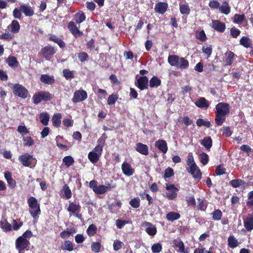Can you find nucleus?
Instances as JSON below:
<instances>
[{"label": "nucleus", "instance_id": "obj_45", "mask_svg": "<svg viewBox=\"0 0 253 253\" xmlns=\"http://www.w3.org/2000/svg\"><path fill=\"white\" fill-rule=\"evenodd\" d=\"M153 253H160L162 250V245L160 243L154 244L151 247Z\"/></svg>", "mask_w": 253, "mask_h": 253}, {"label": "nucleus", "instance_id": "obj_5", "mask_svg": "<svg viewBox=\"0 0 253 253\" xmlns=\"http://www.w3.org/2000/svg\"><path fill=\"white\" fill-rule=\"evenodd\" d=\"M27 203L29 207V212L31 216L35 218L41 213L40 205L38 203L37 200L34 197H30L27 200Z\"/></svg>", "mask_w": 253, "mask_h": 253}, {"label": "nucleus", "instance_id": "obj_8", "mask_svg": "<svg viewBox=\"0 0 253 253\" xmlns=\"http://www.w3.org/2000/svg\"><path fill=\"white\" fill-rule=\"evenodd\" d=\"M18 160L24 166L28 167L35 165L36 162V160L33 158V155L27 153L20 156Z\"/></svg>", "mask_w": 253, "mask_h": 253}, {"label": "nucleus", "instance_id": "obj_28", "mask_svg": "<svg viewBox=\"0 0 253 253\" xmlns=\"http://www.w3.org/2000/svg\"><path fill=\"white\" fill-rule=\"evenodd\" d=\"M196 106L200 108H208L209 106V103L204 97L200 98L195 103Z\"/></svg>", "mask_w": 253, "mask_h": 253}, {"label": "nucleus", "instance_id": "obj_39", "mask_svg": "<svg viewBox=\"0 0 253 253\" xmlns=\"http://www.w3.org/2000/svg\"><path fill=\"white\" fill-rule=\"evenodd\" d=\"M100 156L93 151L90 152L88 155V159L92 163H95L98 161Z\"/></svg>", "mask_w": 253, "mask_h": 253}, {"label": "nucleus", "instance_id": "obj_42", "mask_svg": "<svg viewBox=\"0 0 253 253\" xmlns=\"http://www.w3.org/2000/svg\"><path fill=\"white\" fill-rule=\"evenodd\" d=\"M245 18V16L244 14L240 15L236 14L234 15L233 21L234 23L240 24L241 23Z\"/></svg>", "mask_w": 253, "mask_h": 253}, {"label": "nucleus", "instance_id": "obj_38", "mask_svg": "<svg viewBox=\"0 0 253 253\" xmlns=\"http://www.w3.org/2000/svg\"><path fill=\"white\" fill-rule=\"evenodd\" d=\"M40 121L42 125L46 126L47 125L49 119V116L46 113H42L40 116Z\"/></svg>", "mask_w": 253, "mask_h": 253}, {"label": "nucleus", "instance_id": "obj_21", "mask_svg": "<svg viewBox=\"0 0 253 253\" xmlns=\"http://www.w3.org/2000/svg\"><path fill=\"white\" fill-rule=\"evenodd\" d=\"M20 9L26 16H32L34 12L33 8L29 4H22L20 6Z\"/></svg>", "mask_w": 253, "mask_h": 253}, {"label": "nucleus", "instance_id": "obj_54", "mask_svg": "<svg viewBox=\"0 0 253 253\" xmlns=\"http://www.w3.org/2000/svg\"><path fill=\"white\" fill-rule=\"evenodd\" d=\"M23 225V222L21 221H17L16 220L13 219L12 221V229L14 230H18Z\"/></svg>", "mask_w": 253, "mask_h": 253}, {"label": "nucleus", "instance_id": "obj_20", "mask_svg": "<svg viewBox=\"0 0 253 253\" xmlns=\"http://www.w3.org/2000/svg\"><path fill=\"white\" fill-rule=\"evenodd\" d=\"M137 86L141 89L143 90L147 88L148 85V79L146 76L140 77L137 80Z\"/></svg>", "mask_w": 253, "mask_h": 253}, {"label": "nucleus", "instance_id": "obj_6", "mask_svg": "<svg viewBox=\"0 0 253 253\" xmlns=\"http://www.w3.org/2000/svg\"><path fill=\"white\" fill-rule=\"evenodd\" d=\"M12 89L14 95L23 99H25L29 95V91L26 87L19 84H13Z\"/></svg>", "mask_w": 253, "mask_h": 253}, {"label": "nucleus", "instance_id": "obj_44", "mask_svg": "<svg viewBox=\"0 0 253 253\" xmlns=\"http://www.w3.org/2000/svg\"><path fill=\"white\" fill-rule=\"evenodd\" d=\"M198 204L197 205V208L203 211H205L207 209V203L206 201L202 200L201 199H198Z\"/></svg>", "mask_w": 253, "mask_h": 253}, {"label": "nucleus", "instance_id": "obj_40", "mask_svg": "<svg viewBox=\"0 0 253 253\" xmlns=\"http://www.w3.org/2000/svg\"><path fill=\"white\" fill-rule=\"evenodd\" d=\"M161 80L157 77H153L150 81V86L151 87H157L161 84Z\"/></svg>", "mask_w": 253, "mask_h": 253}, {"label": "nucleus", "instance_id": "obj_43", "mask_svg": "<svg viewBox=\"0 0 253 253\" xmlns=\"http://www.w3.org/2000/svg\"><path fill=\"white\" fill-rule=\"evenodd\" d=\"M61 114H55L52 118V123L53 125L55 126H58L61 123Z\"/></svg>", "mask_w": 253, "mask_h": 253}, {"label": "nucleus", "instance_id": "obj_58", "mask_svg": "<svg viewBox=\"0 0 253 253\" xmlns=\"http://www.w3.org/2000/svg\"><path fill=\"white\" fill-rule=\"evenodd\" d=\"M241 33V31L234 27L230 30V35L233 38H237Z\"/></svg>", "mask_w": 253, "mask_h": 253}, {"label": "nucleus", "instance_id": "obj_27", "mask_svg": "<svg viewBox=\"0 0 253 253\" xmlns=\"http://www.w3.org/2000/svg\"><path fill=\"white\" fill-rule=\"evenodd\" d=\"M0 226L4 232H9L12 230L11 224L8 223L5 219H2L0 220Z\"/></svg>", "mask_w": 253, "mask_h": 253}, {"label": "nucleus", "instance_id": "obj_62", "mask_svg": "<svg viewBox=\"0 0 253 253\" xmlns=\"http://www.w3.org/2000/svg\"><path fill=\"white\" fill-rule=\"evenodd\" d=\"M166 189L167 190L170 191L171 192L177 193V192L178 191V189L173 184H172L166 183Z\"/></svg>", "mask_w": 253, "mask_h": 253}, {"label": "nucleus", "instance_id": "obj_16", "mask_svg": "<svg viewBox=\"0 0 253 253\" xmlns=\"http://www.w3.org/2000/svg\"><path fill=\"white\" fill-rule=\"evenodd\" d=\"M155 146L164 154H166L168 151V145L166 141L164 140L159 139L156 141Z\"/></svg>", "mask_w": 253, "mask_h": 253}, {"label": "nucleus", "instance_id": "obj_37", "mask_svg": "<svg viewBox=\"0 0 253 253\" xmlns=\"http://www.w3.org/2000/svg\"><path fill=\"white\" fill-rule=\"evenodd\" d=\"M179 10L182 14L188 15L190 13V9L187 4H181L179 5Z\"/></svg>", "mask_w": 253, "mask_h": 253}, {"label": "nucleus", "instance_id": "obj_55", "mask_svg": "<svg viewBox=\"0 0 253 253\" xmlns=\"http://www.w3.org/2000/svg\"><path fill=\"white\" fill-rule=\"evenodd\" d=\"M101 244L99 242H93L91 246L92 251L95 253H99L100 250Z\"/></svg>", "mask_w": 253, "mask_h": 253}, {"label": "nucleus", "instance_id": "obj_24", "mask_svg": "<svg viewBox=\"0 0 253 253\" xmlns=\"http://www.w3.org/2000/svg\"><path fill=\"white\" fill-rule=\"evenodd\" d=\"M219 11L220 13L228 15L231 11V7L228 2L226 0H223L222 5L219 7Z\"/></svg>", "mask_w": 253, "mask_h": 253}, {"label": "nucleus", "instance_id": "obj_33", "mask_svg": "<svg viewBox=\"0 0 253 253\" xmlns=\"http://www.w3.org/2000/svg\"><path fill=\"white\" fill-rule=\"evenodd\" d=\"M207 150H209L212 146V139L208 136L205 137L201 142Z\"/></svg>", "mask_w": 253, "mask_h": 253}, {"label": "nucleus", "instance_id": "obj_56", "mask_svg": "<svg viewBox=\"0 0 253 253\" xmlns=\"http://www.w3.org/2000/svg\"><path fill=\"white\" fill-rule=\"evenodd\" d=\"M202 51L203 53L207 55V57H209L211 54L212 52V47L211 45H209L207 46H203Z\"/></svg>", "mask_w": 253, "mask_h": 253}, {"label": "nucleus", "instance_id": "obj_35", "mask_svg": "<svg viewBox=\"0 0 253 253\" xmlns=\"http://www.w3.org/2000/svg\"><path fill=\"white\" fill-rule=\"evenodd\" d=\"M6 62L11 67H17L19 64L17 59L14 56H9L6 59Z\"/></svg>", "mask_w": 253, "mask_h": 253}, {"label": "nucleus", "instance_id": "obj_18", "mask_svg": "<svg viewBox=\"0 0 253 253\" xmlns=\"http://www.w3.org/2000/svg\"><path fill=\"white\" fill-rule=\"evenodd\" d=\"M234 53L231 51H227L224 55L223 62L225 66L230 65L232 64L235 57Z\"/></svg>", "mask_w": 253, "mask_h": 253}, {"label": "nucleus", "instance_id": "obj_25", "mask_svg": "<svg viewBox=\"0 0 253 253\" xmlns=\"http://www.w3.org/2000/svg\"><path fill=\"white\" fill-rule=\"evenodd\" d=\"M229 184L234 188L246 187V182L240 179H233L230 181Z\"/></svg>", "mask_w": 253, "mask_h": 253}, {"label": "nucleus", "instance_id": "obj_41", "mask_svg": "<svg viewBox=\"0 0 253 253\" xmlns=\"http://www.w3.org/2000/svg\"><path fill=\"white\" fill-rule=\"evenodd\" d=\"M212 218L214 220H219L222 216V213L220 210H216L212 212Z\"/></svg>", "mask_w": 253, "mask_h": 253}, {"label": "nucleus", "instance_id": "obj_57", "mask_svg": "<svg viewBox=\"0 0 253 253\" xmlns=\"http://www.w3.org/2000/svg\"><path fill=\"white\" fill-rule=\"evenodd\" d=\"M49 40L57 43L60 47H62L63 46V42L62 40L59 39L56 36H52L50 37Z\"/></svg>", "mask_w": 253, "mask_h": 253}, {"label": "nucleus", "instance_id": "obj_60", "mask_svg": "<svg viewBox=\"0 0 253 253\" xmlns=\"http://www.w3.org/2000/svg\"><path fill=\"white\" fill-rule=\"evenodd\" d=\"M23 140L24 142L25 146H30L34 144V140L30 136L23 137Z\"/></svg>", "mask_w": 253, "mask_h": 253}, {"label": "nucleus", "instance_id": "obj_14", "mask_svg": "<svg viewBox=\"0 0 253 253\" xmlns=\"http://www.w3.org/2000/svg\"><path fill=\"white\" fill-rule=\"evenodd\" d=\"M211 27L216 31L220 33L224 32L226 29L225 24L217 20H212Z\"/></svg>", "mask_w": 253, "mask_h": 253}, {"label": "nucleus", "instance_id": "obj_26", "mask_svg": "<svg viewBox=\"0 0 253 253\" xmlns=\"http://www.w3.org/2000/svg\"><path fill=\"white\" fill-rule=\"evenodd\" d=\"M40 81L45 84H51L54 83L53 76H49L46 74H43L41 76Z\"/></svg>", "mask_w": 253, "mask_h": 253}, {"label": "nucleus", "instance_id": "obj_15", "mask_svg": "<svg viewBox=\"0 0 253 253\" xmlns=\"http://www.w3.org/2000/svg\"><path fill=\"white\" fill-rule=\"evenodd\" d=\"M67 210L70 212V215L71 216L73 213L80 212L81 206L79 204L69 201V205L67 206Z\"/></svg>", "mask_w": 253, "mask_h": 253}, {"label": "nucleus", "instance_id": "obj_30", "mask_svg": "<svg viewBox=\"0 0 253 253\" xmlns=\"http://www.w3.org/2000/svg\"><path fill=\"white\" fill-rule=\"evenodd\" d=\"M8 27L11 28V32L14 34L18 33L20 28V24L16 20H13Z\"/></svg>", "mask_w": 253, "mask_h": 253}, {"label": "nucleus", "instance_id": "obj_9", "mask_svg": "<svg viewBox=\"0 0 253 253\" xmlns=\"http://www.w3.org/2000/svg\"><path fill=\"white\" fill-rule=\"evenodd\" d=\"M87 94L84 90H79L75 92L72 100L75 103L83 101L86 99Z\"/></svg>", "mask_w": 253, "mask_h": 253}, {"label": "nucleus", "instance_id": "obj_52", "mask_svg": "<svg viewBox=\"0 0 253 253\" xmlns=\"http://www.w3.org/2000/svg\"><path fill=\"white\" fill-rule=\"evenodd\" d=\"M74 163V160L71 156L64 157V165L67 167L72 166Z\"/></svg>", "mask_w": 253, "mask_h": 253}, {"label": "nucleus", "instance_id": "obj_49", "mask_svg": "<svg viewBox=\"0 0 253 253\" xmlns=\"http://www.w3.org/2000/svg\"><path fill=\"white\" fill-rule=\"evenodd\" d=\"M97 231V228L94 224H91L89 226L87 229V233L89 236H93Z\"/></svg>", "mask_w": 253, "mask_h": 253}, {"label": "nucleus", "instance_id": "obj_46", "mask_svg": "<svg viewBox=\"0 0 253 253\" xmlns=\"http://www.w3.org/2000/svg\"><path fill=\"white\" fill-rule=\"evenodd\" d=\"M196 37L197 39L202 42H204L206 40L207 37L204 31H197L196 32Z\"/></svg>", "mask_w": 253, "mask_h": 253}, {"label": "nucleus", "instance_id": "obj_7", "mask_svg": "<svg viewBox=\"0 0 253 253\" xmlns=\"http://www.w3.org/2000/svg\"><path fill=\"white\" fill-rule=\"evenodd\" d=\"M52 97L51 94L46 91H41L35 93L33 96V103L38 104L42 101H48L51 99Z\"/></svg>", "mask_w": 253, "mask_h": 253}, {"label": "nucleus", "instance_id": "obj_59", "mask_svg": "<svg viewBox=\"0 0 253 253\" xmlns=\"http://www.w3.org/2000/svg\"><path fill=\"white\" fill-rule=\"evenodd\" d=\"M123 245V243L122 242L118 240H115L113 243L114 250L115 251H118L122 248Z\"/></svg>", "mask_w": 253, "mask_h": 253}, {"label": "nucleus", "instance_id": "obj_1", "mask_svg": "<svg viewBox=\"0 0 253 253\" xmlns=\"http://www.w3.org/2000/svg\"><path fill=\"white\" fill-rule=\"evenodd\" d=\"M215 122L218 126H221L225 120V116L229 113V106L225 103H219L216 105Z\"/></svg>", "mask_w": 253, "mask_h": 253}, {"label": "nucleus", "instance_id": "obj_3", "mask_svg": "<svg viewBox=\"0 0 253 253\" xmlns=\"http://www.w3.org/2000/svg\"><path fill=\"white\" fill-rule=\"evenodd\" d=\"M32 236L30 230H27L23 235L19 237L15 241V247L18 251H23L30 245L29 239Z\"/></svg>", "mask_w": 253, "mask_h": 253}, {"label": "nucleus", "instance_id": "obj_50", "mask_svg": "<svg viewBox=\"0 0 253 253\" xmlns=\"http://www.w3.org/2000/svg\"><path fill=\"white\" fill-rule=\"evenodd\" d=\"M75 72L73 71L65 69L64 70V78L67 80H71L75 77Z\"/></svg>", "mask_w": 253, "mask_h": 253}, {"label": "nucleus", "instance_id": "obj_29", "mask_svg": "<svg viewBox=\"0 0 253 253\" xmlns=\"http://www.w3.org/2000/svg\"><path fill=\"white\" fill-rule=\"evenodd\" d=\"M180 217V215L178 212H169L166 215V218L169 221L173 222L174 220L178 219Z\"/></svg>", "mask_w": 253, "mask_h": 253}, {"label": "nucleus", "instance_id": "obj_17", "mask_svg": "<svg viewBox=\"0 0 253 253\" xmlns=\"http://www.w3.org/2000/svg\"><path fill=\"white\" fill-rule=\"evenodd\" d=\"M244 225L248 231H251L253 230V215L249 214L244 220Z\"/></svg>", "mask_w": 253, "mask_h": 253}, {"label": "nucleus", "instance_id": "obj_64", "mask_svg": "<svg viewBox=\"0 0 253 253\" xmlns=\"http://www.w3.org/2000/svg\"><path fill=\"white\" fill-rule=\"evenodd\" d=\"M13 37V35L8 32L5 33L0 35V39L5 40L7 41L10 40Z\"/></svg>", "mask_w": 253, "mask_h": 253}, {"label": "nucleus", "instance_id": "obj_19", "mask_svg": "<svg viewBox=\"0 0 253 253\" xmlns=\"http://www.w3.org/2000/svg\"><path fill=\"white\" fill-rule=\"evenodd\" d=\"M168 8L167 3L159 2L155 5L154 9L157 13L163 14L167 10Z\"/></svg>", "mask_w": 253, "mask_h": 253}, {"label": "nucleus", "instance_id": "obj_11", "mask_svg": "<svg viewBox=\"0 0 253 253\" xmlns=\"http://www.w3.org/2000/svg\"><path fill=\"white\" fill-rule=\"evenodd\" d=\"M141 226L145 228L146 232L150 236H153L157 233L156 226L150 222L144 221L142 223Z\"/></svg>", "mask_w": 253, "mask_h": 253}, {"label": "nucleus", "instance_id": "obj_53", "mask_svg": "<svg viewBox=\"0 0 253 253\" xmlns=\"http://www.w3.org/2000/svg\"><path fill=\"white\" fill-rule=\"evenodd\" d=\"M186 164H187V166H188V168H189L190 167H192V166H194V165H196V163H195L193 156L192 153L189 154L188 157H187V159L186 160Z\"/></svg>", "mask_w": 253, "mask_h": 253}, {"label": "nucleus", "instance_id": "obj_22", "mask_svg": "<svg viewBox=\"0 0 253 253\" xmlns=\"http://www.w3.org/2000/svg\"><path fill=\"white\" fill-rule=\"evenodd\" d=\"M135 150L139 153L144 155H147L149 153L148 146L141 143L136 144Z\"/></svg>", "mask_w": 253, "mask_h": 253}, {"label": "nucleus", "instance_id": "obj_51", "mask_svg": "<svg viewBox=\"0 0 253 253\" xmlns=\"http://www.w3.org/2000/svg\"><path fill=\"white\" fill-rule=\"evenodd\" d=\"M196 124L198 126H204L207 127H210L211 126V123L209 121H204L202 119H198L197 120Z\"/></svg>", "mask_w": 253, "mask_h": 253}, {"label": "nucleus", "instance_id": "obj_4", "mask_svg": "<svg viewBox=\"0 0 253 253\" xmlns=\"http://www.w3.org/2000/svg\"><path fill=\"white\" fill-rule=\"evenodd\" d=\"M105 184V185H97V181L92 180L89 182V186L92 189L93 191L97 194H103L115 187V185H111L109 183H106Z\"/></svg>", "mask_w": 253, "mask_h": 253}, {"label": "nucleus", "instance_id": "obj_47", "mask_svg": "<svg viewBox=\"0 0 253 253\" xmlns=\"http://www.w3.org/2000/svg\"><path fill=\"white\" fill-rule=\"evenodd\" d=\"M199 158L203 165H206L208 163L209 156L206 153H202L200 154Z\"/></svg>", "mask_w": 253, "mask_h": 253}, {"label": "nucleus", "instance_id": "obj_10", "mask_svg": "<svg viewBox=\"0 0 253 253\" xmlns=\"http://www.w3.org/2000/svg\"><path fill=\"white\" fill-rule=\"evenodd\" d=\"M121 169L124 175L126 176H131L135 172V169L131 165L126 162H124L121 166Z\"/></svg>", "mask_w": 253, "mask_h": 253}, {"label": "nucleus", "instance_id": "obj_32", "mask_svg": "<svg viewBox=\"0 0 253 253\" xmlns=\"http://www.w3.org/2000/svg\"><path fill=\"white\" fill-rule=\"evenodd\" d=\"M237 240L233 236H230L228 238V246L231 248H235L238 246Z\"/></svg>", "mask_w": 253, "mask_h": 253}, {"label": "nucleus", "instance_id": "obj_63", "mask_svg": "<svg viewBox=\"0 0 253 253\" xmlns=\"http://www.w3.org/2000/svg\"><path fill=\"white\" fill-rule=\"evenodd\" d=\"M73 249V245L70 241H66L64 242V250L71 252Z\"/></svg>", "mask_w": 253, "mask_h": 253}, {"label": "nucleus", "instance_id": "obj_13", "mask_svg": "<svg viewBox=\"0 0 253 253\" xmlns=\"http://www.w3.org/2000/svg\"><path fill=\"white\" fill-rule=\"evenodd\" d=\"M187 170L188 172L191 174L194 178L197 179L198 180L201 179L202 172L199 167L196 165L192 166L189 168H187Z\"/></svg>", "mask_w": 253, "mask_h": 253}, {"label": "nucleus", "instance_id": "obj_34", "mask_svg": "<svg viewBox=\"0 0 253 253\" xmlns=\"http://www.w3.org/2000/svg\"><path fill=\"white\" fill-rule=\"evenodd\" d=\"M240 44L246 48H249L251 46V41L247 37H242L240 41Z\"/></svg>", "mask_w": 253, "mask_h": 253}, {"label": "nucleus", "instance_id": "obj_61", "mask_svg": "<svg viewBox=\"0 0 253 253\" xmlns=\"http://www.w3.org/2000/svg\"><path fill=\"white\" fill-rule=\"evenodd\" d=\"M129 204L134 208H137L140 206V201L136 198H133L129 201Z\"/></svg>", "mask_w": 253, "mask_h": 253}, {"label": "nucleus", "instance_id": "obj_2", "mask_svg": "<svg viewBox=\"0 0 253 253\" xmlns=\"http://www.w3.org/2000/svg\"><path fill=\"white\" fill-rule=\"evenodd\" d=\"M168 61L171 66L181 70L186 69L189 67V62L186 59L175 55H169Z\"/></svg>", "mask_w": 253, "mask_h": 253}, {"label": "nucleus", "instance_id": "obj_31", "mask_svg": "<svg viewBox=\"0 0 253 253\" xmlns=\"http://www.w3.org/2000/svg\"><path fill=\"white\" fill-rule=\"evenodd\" d=\"M173 244L174 247L178 248V252H184V245L181 239L177 238L174 240Z\"/></svg>", "mask_w": 253, "mask_h": 253}, {"label": "nucleus", "instance_id": "obj_36", "mask_svg": "<svg viewBox=\"0 0 253 253\" xmlns=\"http://www.w3.org/2000/svg\"><path fill=\"white\" fill-rule=\"evenodd\" d=\"M85 19V16L82 11H80L75 15V21L77 23L80 24Z\"/></svg>", "mask_w": 253, "mask_h": 253}, {"label": "nucleus", "instance_id": "obj_12", "mask_svg": "<svg viewBox=\"0 0 253 253\" xmlns=\"http://www.w3.org/2000/svg\"><path fill=\"white\" fill-rule=\"evenodd\" d=\"M41 52L46 60H49L51 57L56 52V51L53 47L47 45L42 48Z\"/></svg>", "mask_w": 253, "mask_h": 253}, {"label": "nucleus", "instance_id": "obj_23", "mask_svg": "<svg viewBox=\"0 0 253 253\" xmlns=\"http://www.w3.org/2000/svg\"><path fill=\"white\" fill-rule=\"evenodd\" d=\"M68 27L75 37H78L83 34V33L79 30L78 28L73 22H69L68 25Z\"/></svg>", "mask_w": 253, "mask_h": 253}, {"label": "nucleus", "instance_id": "obj_48", "mask_svg": "<svg viewBox=\"0 0 253 253\" xmlns=\"http://www.w3.org/2000/svg\"><path fill=\"white\" fill-rule=\"evenodd\" d=\"M118 98V95L116 94H112L110 95L107 99V104L108 105L114 104Z\"/></svg>", "mask_w": 253, "mask_h": 253}]
</instances>
